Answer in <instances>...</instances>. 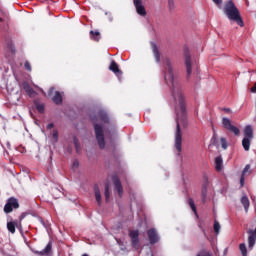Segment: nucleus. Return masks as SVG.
<instances>
[{
    "mask_svg": "<svg viewBox=\"0 0 256 256\" xmlns=\"http://www.w3.org/2000/svg\"><path fill=\"white\" fill-rule=\"evenodd\" d=\"M109 21H113V17L112 16L109 17Z\"/></svg>",
    "mask_w": 256,
    "mask_h": 256,
    "instance_id": "49530a36",
    "label": "nucleus"
},
{
    "mask_svg": "<svg viewBox=\"0 0 256 256\" xmlns=\"http://www.w3.org/2000/svg\"><path fill=\"white\" fill-rule=\"evenodd\" d=\"M54 89L51 88L50 91H49V95H51V93H53Z\"/></svg>",
    "mask_w": 256,
    "mask_h": 256,
    "instance_id": "c03bdc74",
    "label": "nucleus"
},
{
    "mask_svg": "<svg viewBox=\"0 0 256 256\" xmlns=\"http://www.w3.org/2000/svg\"><path fill=\"white\" fill-rule=\"evenodd\" d=\"M129 235H130V239L132 241V246L134 247V249H138V247H139V231L138 230L130 231Z\"/></svg>",
    "mask_w": 256,
    "mask_h": 256,
    "instance_id": "0eeeda50",
    "label": "nucleus"
},
{
    "mask_svg": "<svg viewBox=\"0 0 256 256\" xmlns=\"http://www.w3.org/2000/svg\"><path fill=\"white\" fill-rule=\"evenodd\" d=\"M241 203L247 213L249 211V198L247 196H243L241 198Z\"/></svg>",
    "mask_w": 256,
    "mask_h": 256,
    "instance_id": "aec40b11",
    "label": "nucleus"
},
{
    "mask_svg": "<svg viewBox=\"0 0 256 256\" xmlns=\"http://www.w3.org/2000/svg\"><path fill=\"white\" fill-rule=\"evenodd\" d=\"M197 256H213L210 252L207 251H201L197 254Z\"/></svg>",
    "mask_w": 256,
    "mask_h": 256,
    "instance_id": "2f4dec72",
    "label": "nucleus"
},
{
    "mask_svg": "<svg viewBox=\"0 0 256 256\" xmlns=\"http://www.w3.org/2000/svg\"><path fill=\"white\" fill-rule=\"evenodd\" d=\"M36 109H37V111H39V113H43V112L45 111V105H43V104H38V105L36 106Z\"/></svg>",
    "mask_w": 256,
    "mask_h": 256,
    "instance_id": "c85d7f7f",
    "label": "nucleus"
},
{
    "mask_svg": "<svg viewBox=\"0 0 256 256\" xmlns=\"http://www.w3.org/2000/svg\"><path fill=\"white\" fill-rule=\"evenodd\" d=\"M223 12L224 15H226L227 19H229V21H231L232 23L238 24L239 27L245 26L243 18H241V12L239 11V8H237L233 0H228L224 4Z\"/></svg>",
    "mask_w": 256,
    "mask_h": 256,
    "instance_id": "7ed1b4c3",
    "label": "nucleus"
},
{
    "mask_svg": "<svg viewBox=\"0 0 256 256\" xmlns=\"http://www.w3.org/2000/svg\"><path fill=\"white\" fill-rule=\"evenodd\" d=\"M0 15H5V11H3V9H1V7H0ZM0 21H3V18H0Z\"/></svg>",
    "mask_w": 256,
    "mask_h": 256,
    "instance_id": "ea45409f",
    "label": "nucleus"
},
{
    "mask_svg": "<svg viewBox=\"0 0 256 256\" xmlns=\"http://www.w3.org/2000/svg\"><path fill=\"white\" fill-rule=\"evenodd\" d=\"M17 226V221H12L7 223V229L9 233H15V227Z\"/></svg>",
    "mask_w": 256,
    "mask_h": 256,
    "instance_id": "412c9836",
    "label": "nucleus"
},
{
    "mask_svg": "<svg viewBox=\"0 0 256 256\" xmlns=\"http://www.w3.org/2000/svg\"><path fill=\"white\" fill-rule=\"evenodd\" d=\"M52 101H54L56 105H61V103H63V97L61 96V93L55 92V95L52 98Z\"/></svg>",
    "mask_w": 256,
    "mask_h": 256,
    "instance_id": "6ab92c4d",
    "label": "nucleus"
},
{
    "mask_svg": "<svg viewBox=\"0 0 256 256\" xmlns=\"http://www.w3.org/2000/svg\"><path fill=\"white\" fill-rule=\"evenodd\" d=\"M53 127H55V124H53V123L48 124L47 125L48 131H50V129H53Z\"/></svg>",
    "mask_w": 256,
    "mask_h": 256,
    "instance_id": "4c0bfd02",
    "label": "nucleus"
},
{
    "mask_svg": "<svg viewBox=\"0 0 256 256\" xmlns=\"http://www.w3.org/2000/svg\"><path fill=\"white\" fill-rule=\"evenodd\" d=\"M134 6L136 8V12L138 15L145 17L147 15V11L145 10V6H143L142 0H133Z\"/></svg>",
    "mask_w": 256,
    "mask_h": 256,
    "instance_id": "423d86ee",
    "label": "nucleus"
},
{
    "mask_svg": "<svg viewBox=\"0 0 256 256\" xmlns=\"http://www.w3.org/2000/svg\"><path fill=\"white\" fill-rule=\"evenodd\" d=\"M224 111H226V113H229V111H231L229 108L224 109Z\"/></svg>",
    "mask_w": 256,
    "mask_h": 256,
    "instance_id": "a18cd8bd",
    "label": "nucleus"
},
{
    "mask_svg": "<svg viewBox=\"0 0 256 256\" xmlns=\"http://www.w3.org/2000/svg\"><path fill=\"white\" fill-rule=\"evenodd\" d=\"M247 173H251V165L247 164L242 172V176L247 175Z\"/></svg>",
    "mask_w": 256,
    "mask_h": 256,
    "instance_id": "cd10ccee",
    "label": "nucleus"
},
{
    "mask_svg": "<svg viewBox=\"0 0 256 256\" xmlns=\"http://www.w3.org/2000/svg\"><path fill=\"white\" fill-rule=\"evenodd\" d=\"M23 89L27 93V95H29V97H35L37 95L35 90H33V88L27 82L23 83Z\"/></svg>",
    "mask_w": 256,
    "mask_h": 256,
    "instance_id": "ddd939ff",
    "label": "nucleus"
},
{
    "mask_svg": "<svg viewBox=\"0 0 256 256\" xmlns=\"http://www.w3.org/2000/svg\"><path fill=\"white\" fill-rule=\"evenodd\" d=\"M215 169L216 171H221L223 169V158L221 156L215 158Z\"/></svg>",
    "mask_w": 256,
    "mask_h": 256,
    "instance_id": "dca6fc26",
    "label": "nucleus"
},
{
    "mask_svg": "<svg viewBox=\"0 0 256 256\" xmlns=\"http://www.w3.org/2000/svg\"><path fill=\"white\" fill-rule=\"evenodd\" d=\"M220 143L222 145V149H227V140L225 138H221Z\"/></svg>",
    "mask_w": 256,
    "mask_h": 256,
    "instance_id": "c756f323",
    "label": "nucleus"
},
{
    "mask_svg": "<svg viewBox=\"0 0 256 256\" xmlns=\"http://www.w3.org/2000/svg\"><path fill=\"white\" fill-rule=\"evenodd\" d=\"M185 65H186V71H187V79H189V77H191V73H192V62H191V55H189L188 52H186L185 54Z\"/></svg>",
    "mask_w": 256,
    "mask_h": 256,
    "instance_id": "1a4fd4ad",
    "label": "nucleus"
},
{
    "mask_svg": "<svg viewBox=\"0 0 256 256\" xmlns=\"http://www.w3.org/2000/svg\"><path fill=\"white\" fill-rule=\"evenodd\" d=\"M251 93H256V83H255L254 86L251 88Z\"/></svg>",
    "mask_w": 256,
    "mask_h": 256,
    "instance_id": "a19ab883",
    "label": "nucleus"
},
{
    "mask_svg": "<svg viewBox=\"0 0 256 256\" xmlns=\"http://www.w3.org/2000/svg\"><path fill=\"white\" fill-rule=\"evenodd\" d=\"M109 69L110 71L115 73V75L121 74V71L119 70V66L117 65V63H115V61L111 62Z\"/></svg>",
    "mask_w": 256,
    "mask_h": 256,
    "instance_id": "a211bd4d",
    "label": "nucleus"
},
{
    "mask_svg": "<svg viewBox=\"0 0 256 256\" xmlns=\"http://www.w3.org/2000/svg\"><path fill=\"white\" fill-rule=\"evenodd\" d=\"M109 186L108 184L105 186V197H106V201H109Z\"/></svg>",
    "mask_w": 256,
    "mask_h": 256,
    "instance_id": "7c9ffc66",
    "label": "nucleus"
},
{
    "mask_svg": "<svg viewBox=\"0 0 256 256\" xmlns=\"http://www.w3.org/2000/svg\"><path fill=\"white\" fill-rule=\"evenodd\" d=\"M40 91H42L43 95H47V94L43 91V89H40Z\"/></svg>",
    "mask_w": 256,
    "mask_h": 256,
    "instance_id": "de8ad7c7",
    "label": "nucleus"
},
{
    "mask_svg": "<svg viewBox=\"0 0 256 256\" xmlns=\"http://www.w3.org/2000/svg\"><path fill=\"white\" fill-rule=\"evenodd\" d=\"M189 206L191 207L192 211L195 213L196 217H199L197 215V207H195V202L193 201V199H189L188 200Z\"/></svg>",
    "mask_w": 256,
    "mask_h": 256,
    "instance_id": "b1692460",
    "label": "nucleus"
},
{
    "mask_svg": "<svg viewBox=\"0 0 256 256\" xmlns=\"http://www.w3.org/2000/svg\"><path fill=\"white\" fill-rule=\"evenodd\" d=\"M53 248V243L49 242L42 251H36L37 255L49 256L51 255V249Z\"/></svg>",
    "mask_w": 256,
    "mask_h": 256,
    "instance_id": "9b49d317",
    "label": "nucleus"
},
{
    "mask_svg": "<svg viewBox=\"0 0 256 256\" xmlns=\"http://www.w3.org/2000/svg\"><path fill=\"white\" fill-rule=\"evenodd\" d=\"M148 238L151 245H155V243L159 241V234L157 233V230H155V228L148 230Z\"/></svg>",
    "mask_w": 256,
    "mask_h": 256,
    "instance_id": "6e6552de",
    "label": "nucleus"
},
{
    "mask_svg": "<svg viewBox=\"0 0 256 256\" xmlns=\"http://www.w3.org/2000/svg\"><path fill=\"white\" fill-rule=\"evenodd\" d=\"M57 141H59V132L57 130H53L52 143H57Z\"/></svg>",
    "mask_w": 256,
    "mask_h": 256,
    "instance_id": "393cba45",
    "label": "nucleus"
},
{
    "mask_svg": "<svg viewBox=\"0 0 256 256\" xmlns=\"http://www.w3.org/2000/svg\"><path fill=\"white\" fill-rule=\"evenodd\" d=\"M94 193H95V199L98 203V205H101V191H99V187H94Z\"/></svg>",
    "mask_w": 256,
    "mask_h": 256,
    "instance_id": "4be33fe9",
    "label": "nucleus"
},
{
    "mask_svg": "<svg viewBox=\"0 0 256 256\" xmlns=\"http://www.w3.org/2000/svg\"><path fill=\"white\" fill-rule=\"evenodd\" d=\"M94 124V131L100 149H105V136L113 137L116 133L115 125L109 121V116L104 110H100L97 114L90 115Z\"/></svg>",
    "mask_w": 256,
    "mask_h": 256,
    "instance_id": "f03ea898",
    "label": "nucleus"
},
{
    "mask_svg": "<svg viewBox=\"0 0 256 256\" xmlns=\"http://www.w3.org/2000/svg\"><path fill=\"white\" fill-rule=\"evenodd\" d=\"M222 125L224 129H227L236 136L239 135V133H241V130H239L236 126L231 124V120L227 117L222 118Z\"/></svg>",
    "mask_w": 256,
    "mask_h": 256,
    "instance_id": "39448f33",
    "label": "nucleus"
},
{
    "mask_svg": "<svg viewBox=\"0 0 256 256\" xmlns=\"http://www.w3.org/2000/svg\"><path fill=\"white\" fill-rule=\"evenodd\" d=\"M73 166L74 167H79V162L78 161H74Z\"/></svg>",
    "mask_w": 256,
    "mask_h": 256,
    "instance_id": "79ce46f5",
    "label": "nucleus"
},
{
    "mask_svg": "<svg viewBox=\"0 0 256 256\" xmlns=\"http://www.w3.org/2000/svg\"><path fill=\"white\" fill-rule=\"evenodd\" d=\"M74 145H75V147H76V149H77L78 144H77V140H76V139H74Z\"/></svg>",
    "mask_w": 256,
    "mask_h": 256,
    "instance_id": "37998d69",
    "label": "nucleus"
},
{
    "mask_svg": "<svg viewBox=\"0 0 256 256\" xmlns=\"http://www.w3.org/2000/svg\"><path fill=\"white\" fill-rule=\"evenodd\" d=\"M253 139L251 138H243L242 140V147L245 151H249L250 147H251V141Z\"/></svg>",
    "mask_w": 256,
    "mask_h": 256,
    "instance_id": "f3484780",
    "label": "nucleus"
},
{
    "mask_svg": "<svg viewBox=\"0 0 256 256\" xmlns=\"http://www.w3.org/2000/svg\"><path fill=\"white\" fill-rule=\"evenodd\" d=\"M202 197H203V201H205V197H207V190H203Z\"/></svg>",
    "mask_w": 256,
    "mask_h": 256,
    "instance_id": "58836bf2",
    "label": "nucleus"
},
{
    "mask_svg": "<svg viewBox=\"0 0 256 256\" xmlns=\"http://www.w3.org/2000/svg\"><path fill=\"white\" fill-rule=\"evenodd\" d=\"M168 5H169L170 9L175 8V2L173 0H168Z\"/></svg>",
    "mask_w": 256,
    "mask_h": 256,
    "instance_id": "473e14b6",
    "label": "nucleus"
},
{
    "mask_svg": "<svg viewBox=\"0 0 256 256\" xmlns=\"http://www.w3.org/2000/svg\"><path fill=\"white\" fill-rule=\"evenodd\" d=\"M101 34L98 31H90V36L93 41H99L101 39Z\"/></svg>",
    "mask_w": 256,
    "mask_h": 256,
    "instance_id": "5701e85b",
    "label": "nucleus"
},
{
    "mask_svg": "<svg viewBox=\"0 0 256 256\" xmlns=\"http://www.w3.org/2000/svg\"><path fill=\"white\" fill-rule=\"evenodd\" d=\"M239 249L242 256H247V246L245 245V243L240 244Z\"/></svg>",
    "mask_w": 256,
    "mask_h": 256,
    "instance_id": "a878e982",
    "label": "nucleus"
},
{
    "mask_svg": "<svg viewBox=\"0 0 256 256\" xmlns=\"http://www.w3.org/2000/svg\"><path fill=\"white\" fill-rule=\"evenodd\" d=\"M213 3H215L216 5H221V3H223V0H212Z\"/></svg>",
    "mask_w": 256,
    "mask_h": 256,
    "instance_id": "e433bc0d",
    "label": "nucleus"
},
{
    "mask_svg": "<svg viewBox=\"0 0 256 256\" xmlns=\"http://www.w3.org/2000/svg\"><path fill=\"white\" fill-rule=\"evenodd\" d=\"M212 143L214 145H217V134H214L213 137H212Z\"/></svg>",
    "mask_w": 256,
    "mask_h": 256,
    "instance_id": "f704fd0d",
    "label": "nucleus"
},
{
    "mask_svg": "<svg viewBox=\"0 0 256 256\" xmlns=\"http://www.w3.org/2000/svg\"><path fill=\"white\" fill-rule=\"evenodd\" d=\"M221 231V224L219 222H214V232L216 235H219V232Z\"/></svg>",
    "mask_w": 256,
    "mask_h": 256,
    "instance_id": "bb28decb",
    "label": "nucleus"
},
{
    "mask_svg": "<svg viewBox=\"0 0 256 256\" xmlns=\"http://www.w3.org/2000/svg\"><path fill=\"white\" fill-rule=\"evenodd\" d=\"M244 139H253V128L251 125H247L244 128Z\"/></svg>",
    "mask_w": 256,
    "mask_h": 256,
    "instance_id": "2eb2a0df",
    "label": "nucleus"
},
{
    "mask_svg": "<svg viewBox=\"0 0 256 256\" xmlns=\"http://www.w3.org/2000/svg\"><path fill=\"white\" fill-rule=\"evenodd\" d=\"M14 209H19V200L15 197H11L7 200V203L4 206V213L9 214Z\"/></svg>",
    "mask_w": 256,
    "mask_h": 256,
    "instance_id": "20e7f679",
    "label": "nucleus"
},
{
    "mask_svg": "<svg viewBox=\"0 0 256 256\" xmlns=\"http://www.w3.org/2000/svg\"><path fill=\"white\" fill-rule=\"evenodd\" d=\"M244 183H245V176L242 175L241 178H240L241 187H243Z\"/></svg>",
    "mask_w": 256,
    "mask_h": 256,
    "instance_id": "c9c22d12",
    "label": "nucleus"
},
{
    "mask_svg": "<svg viewBox=\"0 0 256 256\" xmlns=\"http://www.w3.org/2000/svg\"><path fill=\"white\" fill-rule=\"evenodd\" d=\"M165 69V81L170 87L172 97L176 103V131L174 134L175 149L178 153L182 151L183 134L181 133V127H187V120H185V96L181 89V82L175 72H173V66L169 58L164 60Z\"/></svg>",
    "mask_w": 256,
    "mask_h": 256,
    "instance_id": "f257e3e1",
    "label": "nucleus"
},
{
    "mask_svg": "<svg viewBox=\"0 0 256 256\" xmlns=\"http://www.w3.org/2000/svg\"><path fill=\"white\" fill-rule=\"evenodd\" d=\"M151 47H152V51H153L156 63H159V61H161V59H160L161 55L159 54V48H157V44H155V42H151Z\"/></svg>",
    "mask_w": 256,
    "mask_h": 256,
    "instance_id": "4468645a",
    "label": "nucleus"
},
{
    "mask_svg": "<svg viewBox=\"0 0 256 256\" xmlns=\"http://www.w3.org/2000/svg\"><path fill=\"white\" fill-rule=\"evenodd\" d=\"M113 183L115 185V189L118 192L119 197L123 195V186L121 185V181L117 176L113 177Z\"/></svg>",
    "mask_w": 256,
    "mask_h": 256,
    "instance_id": "9d476101",
    "label": "nucleus"
},
{
    "mask_svg": "<svg viewBox=\"0 0 256 256\" xmlns=\"http://www.w3.org/2000/svg\"><path fill=\"white\" fill-rule=\"evenodd\" d=\"M256 242V234L253 232V230L249 231V237H248V247L249 249H253L255 247Z\"/></svg>",
    "mask_w": 256,
    "mask_h": 256,
    "instance_id": "f8f14e48",
    "label": "nucleus"
},
{
    "mask_svg": "<svg viewBox=\"0 0 256 256\" xmlns=\"http://www.w3.org/2000/svg\"><path fill=\"white\" fill-rule=\"evenodd\" d=\"M24 67L27 71H31V64L29 62H25Z\"/></svg>",
    "mask_w": 256,
    "mask_h": 256,
    "instance_id": "72a5a7b5",
    "label": "nucleus"
}]
</instances>
